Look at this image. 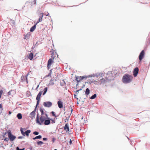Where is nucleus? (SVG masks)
Instances as JSON below:
<instances>
[{
    "label": "nucleus",
    "mask_w": 150,
    "mask_h": 150,
    "mask_svg": "<svg viewBox=\"0 0 150 150\" xmlns=\"http://www.w3.org/2000/svg\"><path fill=\"white\" fill-rule=\"evenodd\" d=\"M43 144V142L42 141H39L37 142V144L39 145H41Z\"/></svg>",
    "instance_id": "obj_30"
},
{
    "label": "nucleus",
    "mask_w": 150,
    "mask_h": 150,
    "mask_svg": "<svg viewBox=\"0 0 150 150\" xmlns=\"http://www.w3.org/2000/svg\"><path fill=\"white\" fill-rule=\"evenodd\" d=\"M55 140V139L54 138H53L52 139V141L53 142H54Z\"/></svg>",
    "instance_id": "obj_39"
},
{
    "label": "nucleus",
    "mask_w": 150,
    "mask_h": 150,
    "mask_svg": "<svg viewBox=\"0 0 150 150\" xmlns=\"http://www.w3.org/2000/svg\"><path fill=\"white\" fill-rule=\"evenodd\" d=\"M51 66H47L48 69H49L51 67Z\"/></svg>",
    "instance_id": "obj_45"
},
{
    "label": "nucleus",
    "mask_w": 150,
    "mask_h": 150,
    "mask_svg": "<svg viewBox=\"0 0 150 150\" xmlns=\"http://www.w3.org/2000/svg\"><path fill=\"white\" fill-rule=\"evenodd\" d=\"M23 138V137L22 136H19L18 137V139H22Z\"/></svg>",
    "instance_id": "obj_37"
},
{
    "label": "nucleus",
    "mask_w": 150,
    "mask_h": 150,
    "mask_svg": "<svg viewBox=\"0 0 150 150\" xmlns=\"http://www.w3.org/2000/svg\"><path fill=\"white\" fill-rule=\"evenodd\" d=\"M53 80L51 79L49 83V85H52L54 84V83L53 82Z\"/></svg>",
    "instance_id": "obj_28"
},
{
    "label": "nucleus",
    "mask_w": 150,
    "mask_h": 150,
    "mask_svg": "<svg viewBox=\"0 0 150 150\" xmlns=\"http://www.w3.org/2000/svg\"><path fill=\"white\" fill-rule=\"evenodd\" d=\"M138 71L139 69L137 67H136L134 69L133 71V75L134 77H136L137 76Z\"/></svg>",
    "instance_id": "obj_11"
},
{
    "label": "nucleus",
    "mask_w": 150,
    "mask_h": 150,
    "mask_svg": "<svg viewBox=\"0 0 150 150\" xmlns=\"http://www.w3.org/2000/svg\"><path fill=\"white\" fill-rule=\"evenodd\" d=\"M44 122V124L45 125H48L50 123V121L49 120H47V119L45 120Z\"/></svg>",
    "instance_id": "obj_20"
},
{
    "label": "nucleus",
    "mask_w": 150,
    "mask_h": 150,
    "mask_svg": "<svg viewBox=\"0 0 150 150\" xmlns=\"http://www.w3.org/2000/svg\"><path fill=\"white\" fill-rule=\"evenodd\" d=\"M43 16V13H40L39 14V18L38 19L37 22L36 24H37V23H38L39 22H41L42 21Z\"/></svg>",
    "instance_id": "obj_10"
},
{
    "label": "nucleus",
    "mask_w": 150,
    "mask_h": 150,
    "mask_svg": "<svg viewBox=\"0 0 150 150\" xmlns=\"http://www.w3.org/2000/svg\"><path fill=\"white\" fill-rule=\"evenodd\" d=\"M90 93V90L88 88H87L86 89V92H85V94L86 95H88Z\"/></svg>",
    "instance_id": "obj_24"
},
{
    "label": "nucleus",
    "mask_w": 150,
    "mask_h": 150,
    "mask_svg": "<svg viewBox=\"0 0 150 150\" xmlns=\"http://www.w3.org/2000/svg\"><path fill=\"white\" fill-rule=\"evenodd\" d=\"M51 71L52 70H50V73H49V74H48V75L47 76H50L51 75V72H52V71Z\"/></svg>",
    "instance_id": "obj_35"
},
{
    "label": "nucleus",
    "mask_w": 150,
    "mask_h": 150,
    "mask_svg": "<svg viewBox=\"0 0 150 150\" xmlns=\"http://www.w3.org/2000/svg\"><path fill=\"white\" fill-rule=\"evenodd\" d=\"M42 138V136L41 135H39L36 137L35 138H33V139L34 140L36 139H40Z\"/></svg>",
    "instance_id": "obj_25"
},
{
    "label": "nucleus",
    "mask_w": 150,
    "mask_h": 150,
    "mask_svg": "<svg viewBox=\"0 0 150 150\" xmlns=\"http://www.w3.org/2000/svg\"><path fill=\"white\" fill-rule=\"evenodd\" d=\"M133 79L132 75L129 74L124 75L122 79V81L124 84H128L132 82Z\"/></svg>",
    "instance_id": "obj_1"
},
{
    "label": "nucleus",
    "mask_w": 150,
    "mask_h": 150,
    "mask_svg": "<svg viewBox=\"0 0 150 150\" xmlns=\"http://www.w3.org/2000/svg\"><path fill=\"white\" fill-rule=\"evenodd\" d=\"M27 75L26 76H25V77L24 76H22V77H21V79H22V80L23 81H24V80H25V79L26 80V81H27V83H28V81H27Z\"/></svg>",
    "instance_id": "obj_19"
},
{
    "label": "nucleus",
    "mask_w": 150,
    "mask_h": 150,
    "mask_svg": "<svg viewBox=\"0 0 150 150\" xmlns=\"http://www.w3.org/2000/svg\"><path fill=\"white\" fill-rule=\"evenodd\" d=\"M39 84H38L37 88H36V90L37 91L38 90H37L38 88L39 87Z\"/></svg>",
    "instance_id": "obj_43"
},
{
    "label": "nucleus",
    "mask_w": 150,
    "mask_h": 150,
    "mask_svg": "<svg viewBox=\"0 0 150 150\" xmlns=\"http://www.w3.org/2000/svg\"><path fill=\"white\" fill-rule=\"evenodd\" d=\"M16 149H17V150H21V149H20L18 148V147H17V148H16Z\"/></svg>",
    "instance_id": "obj_44"
},
{
    "label": "nucleus",
    "mask_w": 150,
    "mask_h": 150,
    "mask_svg": "<svg viewBox=\"0 0 150 150\" xmlns=\"http://www.w3.org/2000/svg\"><path fill=\"white\" fill-rule=\"evenodd\" d=\"M4 138H5L4 140L5 141H6V142H8V141L9 140V137L8 138H5V137H4Z\"/></svg>",
    "instance_id": "obj_32"
},
{
    "label": "nucleus",
    "mask_w": 150,
    "mask_h": 150,
    "mask_svg": "<svg viewBox=\"0 0 150 150\" xmlns=\"http://www.w3.org/2000/svg\"><path fill=\"white\" fill-rule=\"evenodd\" d=\"M96 79L97 81L95 80L92 81L91 82V83H93L94 84H96L97 83H99L98 81H99L100 83H102L105 80H104V79H103V80H100V79L99 78L98 79H97V77L96 78Z\"/></svg>",
    "instance_id": "obj_8"
},
{
    "label": "nucleus",
    "mask_w": 150,
    "mask_h": 150,
    "mask_svg": "<svg viewBox=\"0 0 150 150\" xmlns=\"http://www.w3.org/2000/svg\"><path fill=\"white\" fill-rule=\"evenodd\" d=\"M37 100V105H38L39 103V100Z\"/></svg>",
    "instance_id": "obj_38"
},
{
    "label": "nucleus",
    "mask_w": 150,
    "mask_h": 150,
    "mask_svg": "<svg viewBox=\"0 0 150 150\" xmlns=\"http://www.w3.org/2000/svg\"><path fill=\"white\" fill-rule=\"evenodd\" d=\"M57 104L58 107L59 108H61L63 107V103L62 102L60 101H59L57 102Z\"/></svg>",
    "instance_id": "obj_15"
},
{
    "label": "nucleus",
    "mask_w": 150,
    "mask_h": 150,
    "mask_svg": "<svg viewBox=\"0 0 150 150\" xmlns=\"http://www.w3.org/2000/svg\"><path fill=\"white\" fill-rule=\"evenodd\" d=\"M145 54V52L144 50H143L141 52L139 57V58L140 61H141L144 58Z\"/></svg>",
    "instance_id": "obj_9"
},
{
    "label": "nucleus",
    "mask_w": 150,
    "mask_h": 150,
    "mask_svg": "<svg viewBox=\"0 0 150 150\" xmlns=\"http://www.w3.org/2000/svg\"><path fill=\"white\" fill-rule=\"evenodd\" d=\"M36 24L34 25V26H32L30 29V32H33L35 30L36 27Z\"/></svg>",
    "instance_id": "obj_21"
},
{
    "label": "nucleus",
    "mask_w": 150,
    "mask_h": 150,
    "mask_svg": "<svg viewBox=\"0 0 150 150\" xmlns=\"http://www.w3.org/2000/svg\"><path fill=\"white\" fill-rule=\"evenodd\" d=\"M24 150V148H23L22 149H21V150Z\"/></svg>",
    "instance_id": "obj_48"
},
{
    "label": "nucleus",
    "mask_w": 150,
    "mask_h": 150,
    "mask_svg": "<svg viewBox=\"0 0 150 150\" xmlns=\"http://www.w3.org/2000/svg\"><path fill=\"white\" fill-rule=\"evenodd\" d=\"M47 114H45L42 115L40 118V121L39 120V118L38 115H37L36 118V122L37 124L41 125L43 124L45 120L47 118Z\"/></svg>",
    "instance_id": "obj_2"
},
{
    "label": "nucleus",
    "mask_w": 150,
    "mask_h": 150,
    "mask_svg": "<svg viewBox=\"0 0 150 150\" xmlns=\"http://www.w3.org/2000/svg\"><path fill=\"white\" fill-rule=\"evenodd\" d=\"M43 139L44 141H46L47 140V139L45 138H43Z\"/></svg>",
    "instance_id": "obj_42"
},
{
    "label": "nucleus",
    "mask_w": 150,
    "mask_h": 150,
    "mask_svg": "<svg viewBox=\"0 0 150 150\" xmlns=\"http://www.w3.org/2000/svg\"><path fill=\"white\" fill-rule=\"evenodd\" d=\"M86 79L87 78H89V77H94L96 76L97 77V79H100V80H103L104 79L103 77V74H99L98 75L97 74H91L88 76H86Z\"/></svg>",
    "instance_id": "obj_4"
},
{
    "label": "nucleus",
    "mask_w": 150,
    "mask_h": 150,
    "mask_svg": "<svg viewBox=\"0 0 150 150\" xmlns=\"http://www.w3.org/2000/svg\"><path fill=\"white\" fill-rule=\"evenodd\" d=\"M52 122L53 123H55V121L54 120H52Z\"/></svg>",
    "instance_id": "obj_40"
},
{
    "label": "nucleus",
    "mask_w": 150,
    "mask_h": 150,
    "mask_svg": "<svg viewBox=\"0 0 150 150\" xmlns=\"http://www.w3.org/2000/svg\"><path fill=\"white\" fill-rule=\"evenodd\" d=\"M40 111L41 112V116L43 115H45V114H47L46 113H44L43 110L42 109H41L40 110Z\"/></svg>",
    "instance_id": "obj_29"
},
{
    "label": "nucleus",
    "mask_w": 150,
    "mask_h": 150,
    "mask_svg": "<svg viewBox=\"0 0 150 150\" xmlns=\"http://www.w3.org/2000/svg\"><path fill=\"white\" fill-rule=\"evenodd\" d=\"M64 129L66 132L69 131V127L68 125L67 124H66L64 127Z\"/></svg>",
    "instance_id": "obj_18"
},
{
    "label": "nucleus",
    "mask_w": 150,
    "mask_h": 150,
    "mask_svg": "<svg viewBox=\"0 0 150 150\" xmlns=\"http://www.w3.org/2000/svg\"><path fill=\"white\" fill-rule=\"evenodd\" d=\"M21 134L24 136H25V132H24L23 130V129L22 128H21Z\"/></svg>",
    "instance_id": "obj_31"
},
{
    "label": "nucleus",
    "mask_w": 150,
    "mask_h": 150,
    "mask_svg": "<svg viewBox=\"0 0 150 150\" xmlns=\"http://www.w3.org/2000/svg\"><path fill=\"white\" fill-rule=\"evenodd\" d=\"M51 113L53 116H55V115L54 114V112L52 111L51 112Z\"/></svg>",
    "instance_id": "obj_36"
},
{
    "label": "nucleus",
    "mask_w": 150,
    "mask_h": 150,
    "mask_svg": "<svg viewBox=\"0 0 150 150\" xmlns=\"http://www.w3.org/2000/svg\"><path fill=\"white\" fill-rule=\"evenodd\" d=\"M115 75H116V74H114V76L113 75L112 71H109L107 74H103V77L104 79V78H105L107 79L110 80L112 79L113 77Z\"/></svg>",
    "instance_id": "obj_3"
},
{
    "label": "nucleus",
    "mask_w": 150,
    "mask_h": 150,
    "mask_svg": "<svg viewBox=\"0 0 150 150\" xmlns=\"http://www.w3.org/2000/svg\"><path fill=\"white\" fill-rule=\"evenodd\" d=\"M17 116L19 120L21 119L22 118V115L20 113H18Z\"/></svg>",
    "instance_id": "obj_22"
},
{
    "label": "nucleus",
    "mask_w": 150,
    "mask_h": 150,
    "mask_svg": "<svg viewBox=\"0 0 150 150\" xmlns=\"http://www.w3.org/2000/svg\"><path fill=\"white\" fill-rule=\"evenodd\" d=\"M33 134L35 135H37L39 134V133L37 132H33Z\"/></svg>",
    "instance_id": "obj_34"
},
{
    "label": "nucleus",
    "mask_w": 150,
    "mask_h": 150,
    "mask_svg": "<svg viewBox=\"0 0 150 150\" xmlns=\"http://www.w3.org/2000/svg\"><path fill=\"white\" fill-rule=\"evenodd\" d=\"M96 94H94L93 95L91 96L90 98V99H93L96 98Z\"/></svg>",
    "instance_id": "obj_27"
},
{
    "label": "nucleus",
    "mask_w": 150,
    "mask_h": 150,
    "mask_svg": "<svg viewBox=\"0 0 150 150\" xmlns=\"http://www.w3.org/2000/svg\"><path fill=\"white\" fill-rule=\"evenodd\" d=\"M86 79V76H77L76 77V80L79 82L83 79Z\"/></svg>",
    "instance_id": "obj_6"
},
{
    "label": "nucleus",
    "mask_w": 150,
    "mask_h": 150,
    "mask_svg": "<svg viewBox=\"0 0 150 150\" xmlns=\"http://www.w3.org/2000/svg\"><path fill=\"white\" fill-rule=\"evenodd\" d=\"M8 137L11 141H13L16 138V137L13 135L11 132H8Z\"/></svg>",
    "instance_id": "obj_5"
},
{
    "label": "nucleus",
    "mask_w": 150,
    "mask_h": 150,
    "mask_svg": "<svg viewBox=\"0 0 150 150\" xmlns=\"http://www.w3.org/2000/svg\"><path fill=\"white\" fill-rule=\"evenodd\" d=\"M31 3H31V2H29V4H31Z\"/></svg>",
    "instance_id": "obj_49"
},
{
    "label": "nucleus",
    "mask_w": 150,
    "mask_h": 150,
    "mask_svg": "<svg viewBox=\"0 0 150 150\" xmlns=\"http://www.w3.org/2000/svg\"><path fill=\"white\" fill-rule=\"evenodd\" d=\"M36 0H34V1H36ZM36 2L35 1V3H34V4H36Z\"/></svg>",
    "instance_id": "obj_50"
},
{
    "label": "nucleus",
    "mask_w": 150,
    "mask_h": 150,
    "mask_svg": "<svg viewBox=\"0 0 150 150\" xmlns=\"http://www.w3.org/2000/svg\"><path fill=\"white\" fill-rule=\"evenodd\" d=\"M28 58L29 59L31 60H32L33 56V53H31L29 54H28Z\"/></svg>",
    "instance_id": "obj_14"
},
{
    "label": "nucleus",
    "mask_w": 150,
    "mask_h": 150,
    "mask_svg": "<svg viewBox=\"0 0 150 150\" xmlns=\"http://www.w3.org/2000/svg\"><path fill=\"white\" fill-rule=\"evenodd\" d=\"M9 114H10L11 113V112L10 111H9Z\"/></svg>",
    "instance_id": "obj_47"
},
{
    "label": "nucleus",
    "mask_w": 150,
    "mask_h": 150,
    "mask_svg": "<svg viewBox=\"0 0 150 150\" xmlns=\"http://www.w3.org/2000/svg\"><path fill=\"white\" fill-rule=\"evenodd\" d=\"M43 105L45 107L49 108L52 106V103L50 102L47 101L44 102L43 103Z\"/></svg>",
    "instance_id": "obj_7"
},
{
    "label": "nucleus",
    "mask_w": 150,
    "mask_h": 150,
    "mask_svg": "<svg viewBox=\"0 0 150 150\" xmlns=\"http://www.w3.org/2000/svg\"><path fill=\"white\" fill-rule=\"evenodd\" d=\"M35 109L30 114V117L32 119L35 118Z\"/></svg>",
    "instance_id": "obj_12"
},
{
    "label": "nucleus",
    "mask_w": 150,
    "mask_h": 150,
    "mask_svg": "<svg viewBox=\"0 0 150 150\" xmlns=\"http://www.w3.org/2000/svg\"><path fill=\"white\" fill-rule=\"evenodd\" d=\"M47 87H46L44 88V92L43 94V95H45L46 94V92L47 91Z\"/></svg>",
    "instance_id": "obj_26"
},
{
    "label": "nucleus",
    "mask_w": 150,
    "mask_h": 150,
    "mask_svg": "<svg viewBox=\"0 0 150 150\" xmlns=\"http://www.w3.org/2000/svg\"><path fill=\"white\" fill-rule=\"evenodd\" d=\"M42 93V91H40L39 92L38 94V95L37 97H36V100H39L41 96V95Z\"/></svg>",
    "instance_id": "obj_17"
},
{
    "label": "nucleus",
    "mask_w": 150,
    "mask_h": 150,
    "mask_svg": "<svg viewBox=\"0 0 150 150\" xmlns=\"http://www.w3.org/2000/svg\"><path fill=\"white\" fill-rule=\"evenodd\" d=\"M3 91L2 90H1L0 91V98H1V97L2 95L3 94Z\"/></svg>",
    "instance_id": "obj_33"
},
{
    "label": "nucleus",
    "mask_w": 150,
    "mask_h": 150,
    "mask_svg": "<svg viewBox=\"0 0 150 150\" xmlns=\"http://www.w3.org/2000/svg\"><path fill=\"white\" fill-rule=\"evenodd\" d=\"M30 130H28L25 132V134L26 136H28L29 135V134L30 133Z\"/></svg>",
    "instance_id": "obj_23"
},
{
    "label": "nucleus",
    "mask_w": 150,
    "mask_h": 150,
    "mask_svg": "<svg viewBox=\"0 0 150 150\" xmlns=\"http://www.w3.org/2000/svg\"><path fill=\"white\" fill-rule=\"evenodd\" d=\"M69 142V143L70 144H71L72 141L71 139H70Z\"/></svg>",
    "instance_id": "obj_41"
},
{
    "label": "nucleus",
    "mask_w": 150,
    "mask_h": 150,
    "mask_svg": "<svg viewBox=\"0 0 150 150\" xmlns=\"http://www.w3.org/2000/svg\"><path fill=\"white\" fill-rule=\"evenodd\" d=\"M57 54L56 52H54V50H53L51 54V58L54 60V58L56 57V55Z\"/></svg>",
    "instance_id": "obj_13"
},
{
    "label": "nucleus",
    "mask_w": 150,
    "mask_h": 150,
    "mask_svg": "<svg viewBox=\"0 0 150 150\" xmlns=\"http://www.w3.org/2000/svg\"><path fill=\"white\" fill-rule=\"evenodd\" d=\"M53 61L54 59H52V58L50 59L48 61L47 66H49L51 65L52 63L54 62Z\"/></svg>",
    "instance_id": "obj_16"
},
{
    "label": "nucleus",
    "mask_w": 150,
    "mask_h": 150,
    "mask_svg": "<svg viewBox=\"0 0 150 150\" xmlns=\"http://www.w3.org/2000/svg\"><path fill=\"white\" fill-rule=\"evenodd\" d=\"M2 108V105L1 104H0V109Z\"/></svg>",
    "instance_id": "obj_46"
},
{
    "label": "nucleus",
    "mask_w": 150,
    "mask_h": 150,
    "mask_svg": "<svg viewBox=\"0 0 150 150\" xmlns=\"http://www.w3.org/2000/svg\"><path fill=\"white\" fill-rule=\"evenodd\" d=\"M54 150H57V149H54Z\"/></svg>",
    "instance_id": "obj_51"
}]
</instances>
